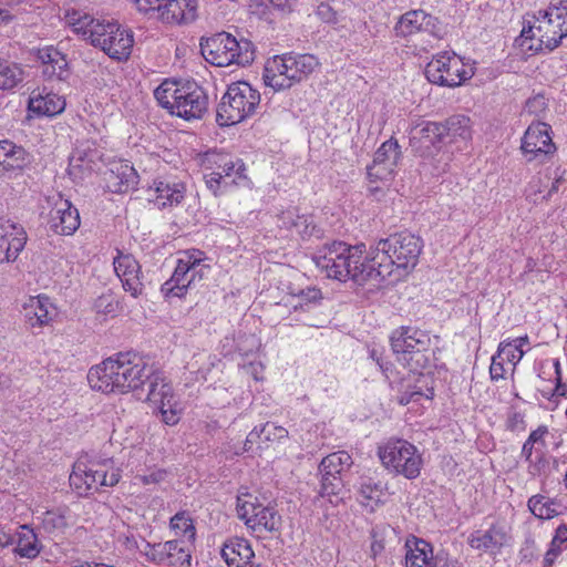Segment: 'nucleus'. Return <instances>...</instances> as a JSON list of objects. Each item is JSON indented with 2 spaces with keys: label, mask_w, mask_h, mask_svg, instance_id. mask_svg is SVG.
<instances>
[{
  "label": "nucleus",
  "mask_w": 567,
  "mask_h": 567,
  "mask_svg": "<svg viewBox=\"0 0 567 567\" xmlns=\"http://www.w3.org/2000/svg\"><path fill=\"white\" fill-rule=\"evenodd\" d=\"M433 567H461V564L457 559L442 553L433 557Z\"/></svg>",
  "instance_id": "680f3d73"
},
{
  "label": "nucleus",
  "mask_w": 567,
  "mask_h": 567,
  "mask_svg": "<svg viewBox=\"0 0 567 567\" xmlns=\"http://www.w3.org/2000/svg\"><path fill=\"white\" fill-rule=\"evenodd\" d=\"M391 346L398 360L412 372H422L433 362L434 351L427 332L410 327H402L393 332Z\"/></svg>",
  "instance_id": "0eeeda50"
},
{
  "label": "nucleus",
  "mask_w": 567,
  "mask_h": 567,
  "mask_svg": "<svg viewBox=\"0 0 567 567\" xmlns=\"http://www.w3.org/2000/svg\"><path fill=\"white\" fill-rule=\"evenodd\" d=\"M505 358L502 357L498 352L492 357V363L489 367V375L493 381H498L504 379L505 368H504Z\"/></svg>",
  "instance_id": "4d7b16f0"
},
{
  "label": "nucleus",
  "mask_w": 567,
  "mask_h": 567,
  "mask_svg": "<svg viewBox=\"0 0 567 567\" xmlns=\"http://www.w3.org/2000/svg\"><path fill=\"white\" fill-rule=\"evenodd\" d=\"M544 184V181L542 177L533 178V181L529 183L527 189H526V198L529 202H533L535 204L538 203L539 199H542V196H539L543 190L540 189V186Z\"/></svg>",
  "instance_id": "13d9d810"
},
{
  "label": "nucleus",
  "mask_w": 567,
  "mask_h": 567,
  "mask_svg": "<svg viewBox=\"0 0 567 567\" xmlns=\"http://www.w3.org/2000/svg\"><path fill=\"white\" fill-rule=\"evenodd\" d=\"M353 464L351 455L346 451L331 453L322 458L319 471L321 473L320 495L322 497L338 496L343 487L342 475Z\"/></svg>",
  "instance_id": "f3484780"
},
{
  "label": "nucleus",
  "mask_w": 567,
  "mask_h": 567,
  "mask_svg": "<svg viewBox=\"0 0 567 567\" xmlns=\"http://www.w3.org/2000/svg\"><path fill=\"white\" fill-rule=\"evenodd\" d=\"M277 226L286 230L291 236H298L306 240L311 237L320 238L321 230L313 223V218L308 214H300L296 207H289L277 216Z\"/></svg>",
  "instance_id": "412c9836"
},
{
  "label": "nucleus",
  "mask_w": 567,
  "mask_h": 567,
  "mask_svg": "<svg viewBox=\"0 0 567 567\" xmlns=\"http://www.w3.org/2000/svg\"><path fill=\"white\" fill-rule=\"evenodd\" d=\"M548 433V430L546 426L544 425H540L538 426L536 430H534L529 436H528V441L532 442L533 444H539L542 447H545V441H544V436L545 434Z\"/></svg>",
  "instance_id": "0e129e2a"
},
{
  "label": "nucleus",
  "mask_w": 567,
  "mask_h": 567,
  "mask_svg": "<svg viewBox=\"0 0 567 567\" xmlns=\"http://www.w3.org/2000/svg\"><path fill=\"white\" fill-rule=\"evenodd\" d=\"M260 103V94L247 82L231 83L216 111L219 126H231L251 116Z\"/></svg>",
  "instance_id": "1a4fd4ad"
},
{
  "label": "nucleus",
  "mask_w": 567,
  "mask_h": 567,
  "mask_svg": "<svg viewBox=\"0 0 567 567\" xmlns=\"http://www.w3.org/2000/svg\"><path fill=\"white\" fill-rule=\"evenodd\" d=\"M554 502L546 499L543 495H534L528 499L529 511L538 518L549 519L555 517L558 513L553 507Z\"/></svg>",
  "instance_id": "a18cd8bd"
},
{
  "label": "nucleus",
  "mask_w": 567,
  "mask_h": 567,
  "mask_svg": "<svg viewBox=\"0 0 567 567\" xmlns=\"http://www.w3.org/2000/svg\"><path fill=\"white\" fill-rule=\"evenodd\" d=\"M319 65L312 54H284L269 59L264 69L262 79L275 91L290 89L307 79Z\"/></svg>",
  "instance_id": "423d86ee"
},
{
  "label": "nucleus",
  "mask_w": 567,
  "mask_h": 567,
  "mask_svg": "<svg viewBox=\"0 0 567 567\" xmlns=\"http://www.w3.org/2000/svg\"><path fill=\"white\" fill-rule=\"evenodd\" d=\"M164 472H161V471H157V472H153L151 473L150 475H141V476H137V478L144 484V485H147V484H152V483H157L159 481L163 480L164 477Z\"/></svg>",
  "instance_id": "774afa93"
},
{
  "label": "nucleus",
  "mask_w": 567,
  "mask_h": 567,
  "mask_svg": "<svg viewBox=\"0 0 567 567\" xmlns=\"http://www.w3.org/2000/svg\"><path fill=\"white\" fill-rule=\"evenodd\" d=\"M405 567H433V548L430 543L413 538L405 543Z\"/></svg>",
  "instance_id": "2f4dec72"
},
{
  "label": "nucleus",
  "mask_w": 567,
  "mask_h": 567,
  "mask_svg": "<svg viewBox=\"0 0 567 567\" xmlns=\"http://www.w3.org/2000/svg\"><path fill=\"white\" fill-rule=\"evenodd\" d=\"M436 25V18L424 10H411L404 13L395 25L398 35L409 37L417 32L433 33Z\"/></svg>",
  "instance_id": "c85d7f7f"
},
{
  "label": "nucleus",
  "mask_w": 567,
  "mask_h": 567,
  "mask_svg": "<svg viewBox=\"0 0 567 567\" xmlns=\"http://www.w3.org/2000/svg\"><path fill=\"white\" fill-rule=\"evenodd\" d=\"M293 0H270L271 6L282 13H290Z\"/></svg>",
  "instance_id": "69168bd1"
},
{
  "label": "nucleus",
  "mask_w": 567,
  "mask_h": 567,
  "mask_svg": "<svg viewBox=\"0 0 567 567\" xmlns=\"http://www.w3.org/2000/svg\"><path fill=\"white\" fill-rule=\"evenodd\" d=\"M45 202L51 207L48 218L50 229L60 236L73 235L81 224L79 210L61 194L48 196Z\"/></svg>",
  "instance_id": "a211bd4d"
},
{
  "label": "nucleus",
  "mask_w": 567,
  "mask_h": 567,
  "mask_svg": "<svg viewBox=\"0 0 567 567\" xmlns=\"http://www.w3.org/2000/svg\"><path fill=\"white\" fill-rule=\"evenodd\" d=\"M152 368L137 353L120 352L92 367L87 373V381L93 390L102 393L140 394Z\"/></svg>",
  "instance_id": "f257e3e1"
},
{
  "label": "nucleus",
  "mask_w": 567,
  "mask_h": 567,
  "mask_svg": "<svg viewBox=\"0 0 567 567\" xmlns=\"http://www.w3.org/2000/svg\"><path fill=\"white\" fill-rule=\"evenodd\" d=\"M567 37V0L551 2L546 10L527 16L518 45L535 53L544 50L550 52L559 47Z\"/></svg>",
  "instance_id": "7ed1b4c3"
},
{
  "label": "nucleus",
  "mask_w": 567,
  "mask_h": 567,
  "mask_svg": "<svg viewBox=\"0 0 567 567\" xmlns=\"http://www.w3.org/2000/svg\"><path fill=\"white\" fill-rule=\"evenodd\" d=\"M382 465L408 480L419 477L423 460L417 449L405 440H391L378 449Z\"/></svg>",
  "instance_id": "9d476101"
},
{
  "label": "nucleus",
  "mask_w": 567,
  "mask_h": 567,
  "mask_svg": "<svg viewBox=\"0 0 567 567\" xmlns=\"http://www.w3.org/2000/svg\"><path fill=\"white\" fill-rule=\"evenodd\" d=\"M498 353L507 359L508 362L513 363L514 365L517 364L525 351L523 349L517 348V346L514 342H501L498 346Z\"/></svg>",
  "instance_id": "603ef678"
},
{
  "label": "nucleus",
  "mask_w": 567,
  "mask_h": 567,
  "mask_svg": "<svg viewBox=\"0 0 567 567\" xmlns=\"http://www.w3.org/2000/svg\"><path fill=\"white\" fill-rule=\"evenodd\" d=\"M138 11L153 13L164 23L187 24L196 20L197 0H133Z\"/></svg>",
  "instance_id": "ddd939ff"
},
{
  "label": "nucleus",
  "mask_w": 567,
  "mask_h": 567,
  "mask_svg": "<svg viewBox=\"0 0 567 567\" xmlns=\"http://www.w3.org/2000/svg\"><path fill=\"white\" fill-rule=\"evenodd\" d=\"M221 556L228 567H244L250 563L255 554L248 540L233 537L224 544Z\"/></svg>",
  "instance_id": "7c9ffc66"
},
{
  "label": "nucleus",
  "mask_w": 567,
  "mask_h": 567,
  "mask_svg": "<svg viewBox=\"0 0 567 567\" xmlns=\"http://www.w3.org/2000/svg\"><path fill=\"white\" fill-rule=\"evenodd\" d=\"M550 126L543 122L532 123L526 130L520 150L528 162L543 159L556 151L549 134Z\"/></svg>",
  "instance_id": "aec40b11"
},
{
  "label": "nucleus",
  "mask_w": 567,
  "mask_h": 567,
  "mask_svg": "<svg viewBox=\"0 0 567 567\" xmlns=\"http://www.w3.org/2000/svg\"><path fill=\"white\" fill-rule=\"evenodd\" d=\"M316 14L324 23L337 24L339 22L338 12L328 2H321L317 7Z\"/></svg>",
  "instance_id": "864d4df0"
},
{
  "label": "nucleus",
  "mask_w": 567,
  "mask_h": 567,
  "mask_svg": "<svg viewBox=\"0 0 567 567\" xmlns=\"http://www.w3.org/2000/svg\"><path fill=\"white\" fill-rule=\"evenodd\" d=\"M200 52L205 60L216 66L237 64L245 66L255 59L251 41L237 40L227 32H220L200 42Z\"/></svg>",
  "instance_id": "6e6552de"
},
{
  "label": "nucleus",
  "mask_w": 567,
  "mask_h": 567,
  "mask_svg": "<svg viewBox=\"0 0 567 567\" xmlns=\"http://www.w3.org/2000/svg\"><path fill=\"white\" fill-rule=\"evenodd\" d=\"M567 547V525H559L544 557V567H551Z\"/></svg>",
  "instance_id": "a19ab883"
},
{
  "label": "nucleus",
  "mask_w": 567,
  "mask_h": 567,
  "mask_svg": "<svg viewBox=\"0 0 567 567\" xmlns=\"http://www.w3.org/2000/svg\"><path fill=\"white\" fill-rule=\"evenodd\" d=\"M423 249V240L411 233L401 231L380 239L370 251L374 265V279L390 276L393 269L409 272L415 268Z\"/></svg>",
  "instance_id": "20e7f679"
},
{
  "label": "nucleus",
  "mask_w": 567,
  "mask_h": 567,
  "mask_svg": "<svg viewBox=\"0 0 567 567\" xmlns=\"http://www.w3.org/2000/svg\"><path fill=\"white\" fill-rule=\"evenodd\" d=\"M171 527L176 536L186 537L188 542H194L196 529L193 519L186 512H179L171 518Z\"/></svg>",
  "instance_id": "c03bdc74"
},
{
  "label": "nucleus",
  "mask_w": 567,
  "mask_h": 567,
  "mask_svg": "<svg viewBox=\"0 0 567 567\" xmlns=\"http://www.w3.org/2000/svg\"><path fill=\"white\" fill-rule=\"evenodd\" d=\"M509 539L511 537L503 526L493 524L487 530L473 532L467 542L473 549L496 553Z\"/></svg>",
  "instance_id": "bb28decb"
},
{
  "label": "nucleus",
  "mask_w": 567,
  "mask_h": 567,
  "mask_svg": "<svg viewBox=\"0 0 567 567\" xmlns=\"http://www.w3.org/2000/svg\"><path fill=\"white\" fill-rule=\"evenodd\" d=\"M237 513L239 518L244 519L246 525L254 530L275 532L281 525V516L275 508L257 502L243 501L238 497Z\"/></svg>",
  "instance_id": "6ab92c4d"
},
{
  "label": "nucleus",
  "mask_w": 567,
  "mask_h": 567,
  "mask_svg": "<svg viewBox=\"0 0 567 567\" xmlns=\"http://www.w3.org/2000/svg\"><path fill=\"white\" fill-rule=\"evenodd\" d=\"M142 539L143 538H138L132 533L123 534L118 537L124 548L131 554H135L136 551L142 554Z\"/></svg>",
  "instance_id": "6e6d98bb"
},
{
  "label": "nucleus",
  "mask_w": 567,
  "mask_h": 567,
  "mask_svg": "<svg viewBox=\"0 0 567 567\" xmlns=\"http://www.w3.org/2000/svg\"><path fill=\"white\" fill-rule=\"evenodd\" d=\"M217 165V172H219L225 184H227V178H231L230 183L234 184H236L238 179L246 178V167L241 159L233 161L228 157H221Z\"/></svg>",
  "instance_id": "79ce46f5"
},
{
  "label": "nucleus",
  "mask_w": 567,
  "mask_h": 567,
  "mask_svg": "<svg viewBox=\"0 0 567 567\" xmlns=\"http://www.w3.org/2000/svg\"><path fill=\"white\" fill-rule=\"evenodd\" d=\"M104 182L110 192L123 194L137 185L138 175L128 162H118L104 173Z\"/></svg>",
  "instance_id": "393cba45"
},
{
  "label": "nucleus",
  "mask_w": 567,
  "mask_h": 567,
  "mask_svg": "<svg viewBox=\"0 0 567 567\" xmlns=\"http://www.w3.org/2000/svg\"><path fill=\"white\" fill-rule=\"evenodd\" d=\"M401 158V147L394 138L385 141L377 150L372 164L367 167L368 189L372 195L383 194V186L394 178Z\"/></svg>",
  "instance_id": "9b49d317"
},
{
  "label": "nucleus",
  "mask_w": 567,
  "mask_h": 567,
  "mask_svg": "<svg viewBox=\"0 0 567 567\" xmlns=\"http://www.w3.org/2000/svg\"><path fill=\"white\" fill-rule=\"evenodd\" d=\"M207 187L216 195L220 188L224 179L221 178L219 172H212L210 174L205 176Z\"/></svg>",
  "instance_id": "e2e57ef3"
},
{
  "label": "nucleus",
  "mask_w": 567,
  "mask_h": 567,
  "mask_svg": "<svg viewBox=\"0 0 567 567\" xmlns=\"http://www.w3.org/2000/svg\"><path fill=\"white\" fill-rule=\"evenodd\" d=\"M441 125L444 127V138L449 137L450 142L457 138L466 141L472 136L471 120L465 115H453Z\"/></svg>",
  "instance_id": "e433bc0d"
},
{
  "label": "nucleus",
  "mask_w": 567,
  "mask_h": 567,
  "mask_svg": "<svg viewBox=\"0 0 567 567\" xmlns=\"http://www.w3.org/2000/svg\"><path fill=\"white\" fill-rule=\"evenodd\" d=\"M55 316V308L47 296L31 297L23 305V317L31 328L49 324Z\"/></svg>",
  "instance_id": "cd10ccee"
},
{
  "label": "nucleus",
  "mask_w": 567,
  "mask_h": 567,
  "mask_svg": "<svg viewBox=\"0 0 567 567\" xmlns=\"http://www.w3.org/2000/svg\"><path fill=\"white\" fill-rule=\"evenodd\" d=\"M385 485L382 482H375L372 478H365L360 485V494L363 498L380 503L384 496Z\"/></svg>",
  "instance_id": "de8ad7c7"
},
{
  "label": "nucleus",
  "mask_w": 567,
  "mask_h": 567,
  "mask_svg": "<svg viewBox=\"0 0 567 567\" xmlns=\"http://www.w3.org/2000/svg\"><path fill=\"white\" fill-rule=\"evenodd\" d=\"M204 252L200 250H188L184 252V256L181 257L177 262L184 267H189L193 272L204 274L209 270V266L203 265Z\"/></svg>",
  "instance_id": "09e8293b"
},
{
  "label": "nucleus",
  "mask_w": 567,
  "mask_h": 567,
  "mask_svg": "<svg viewBox=\"0 0 567 567\" xmlns=\"http://www.w3.org/2000/svg\"><path fill=\"white\" fill-rule=\"evenodd\" d=\"M546 109V100L544 95H536L526 101L525 110L530 113L538 115Z\"/></svg>",
  "instance_id": "bf43d9fd"
},
{
  "label": "nucleus",
  "mask_w": 567,
  "mask_h": 567,
  "mask_svg": "<svg viewBox=\"0 0 567 567\" xmlns=\"http://www.w3.org/2000/svg\"><path fill=\"white\" fill-rule=\"evenodd\" d=\"M473 74V70L454 52L439 53L425 66V76L431 83L447 87L461 85Z\"/></svg>",
  "instance_id": "f8f14e48"
},
{
  "label": "nucleus",
  "mask_w": 567,
  "mask_h": 567,
  "mask_svg": "<svg viewBox=\"0 0 567 567\" xmlns=\"http://www.w3.org/2000/svg\"><path fill=\"white\" fill-rule=\"evenodd\" d=\"M158 104L185 120L202 118L208 110V96L194 81L165 80L154 91Z\"/></svg>",
  "instance_id": "39448f33"
},
{
  "label": "nucleus",
  "mask_w": 567,
  "mask_h": 567,
  "mask_svg": "<svg viewBox=\"0 0 567 567\" xmlns=\"http://www.w3.org/2000/svg\"><path fill=\"white\" fill-rule=\"evenodd\" d=\"M156 202L159 207L173 206L179 204L185 194V187L181 183H168L165 181H154Z\"/></svg>",
  "instance_id": "c9c22d12"
},
{
  "label": "nucleus",
  "mask_w": 567,
  "mask_h": 567,
  "mask_svg": "<svg viewBox=\"0 0 567 567\" xmlns=\"http://www.w3.org/2000/svg\"><path fill=\"white\" fill-rule=\"evenodd\" d=\"M94 309L97 313L110 315L117 309V303L112 295H102L94 302Z\"/></svg>",
  "instance_id": "5fc2aeb1"
},
{
  "label": "nucleus",
  "mask_w": 567,
  "mask_h": 567,
  "mask_svg": "<svg viewBox=\"0 0 567 567\" xmlns=\"http://www.w3.org/2000/svg\"><path fill=\"white\" fill-rule=\"evenodd\" d=\"M66 508H56L47 511L42 517V528L50 535H61L68 528V519L65 516Z\"/></svg>",
  "instance_id": "ea45409f"
},
{
  "label": "nucleus",
  "mask_w": 567,
  "mask_h": 567,
  "mask_svg": "<svg viewBox=\"0 0 567 567\" xmlns=\"http://www.w3.org/2000/svg\"><path fill=\"white\" fill-rule=\"evenodd\" d=\"M164 547L167 548V542L152 545L145 539H142V555L151 563L165 564L166 550Z\"/></svg>",
  "instance_id": "8fccbe9b"
},
{
  "label": "nucleus",
  "mask_w": 567,
  "mask_h": 567,
  "mask_svg": "<svg viewBox=\"0 0 567 567\" xmlns=\"http://www.w3.org/2000/svg\"><path fill=\"white\" fill-rule=\"evenodd\" d=\"M18 540L14 553L22 558L33 559L41 553L42 546L33 528L29 525H21L17 533Z\"/></svg>",
  "instance_id": "f704fd0d"
},
{
  "label": "nucleus",
  "mask_w": 567,
  "mask_h": 567,
  "mask_svg": "<svg viewBox=\"0 0 567 567\" xmlns=\"http://www.w3.org/2000/svg\"><path fill=\"white\" fill-rule=\"evenodd\" d=\"M114 270L121 279L125 291L134 298L141 296L144 291L142 281L143 275L138 261L131 255L117 250V256L113 261Z\"/></svg>",
  "instance_id": "4be33fe9"
},
{
  "label": "nucleus",
  "mask_w": 567,
  "mask_h": 567,
  "mask_svg": "<svg viewBox=\"0 0 567 567\" xmlns=\"http://www.w3.org/2000/svg\"><path fill=\"white\" fill-rule=\"evenodd\" d=\"M165 555V564L173 567H189L190 566V551L183 545L181 540L167 542Z\"/></svg>",
  "instance_id": "58836bf2"
},
{
  "label": "nucleus",
  "mask_w": 567,
  "mask_h": 567,
  "mask_svg": "<svg viewBox=\"0 0 567 567\" xmlns=\"http://www.w3.org/2000/svg\"><path fill=\"white\" fill-rule=\"evenodd\" d=\"M23 80V71L17 64L0 59V89L11 90Z\"/></svg>",
  "instance_id": "37998d69"
},
{
  "label": "nucleus",
  "mask_w": 567,
  "mask_h": 567,
  "mask_svg": "<svg viewBox=\"0 0 567 567\" xmlns=\"http://www.w3.org/2000/svg\"><path fill=\"white\" fill-rule=\"evenodd\" d=\"M443 131L439 122H423L412 131L411 145L420 156H432L444 141Z\"/></svg>",
  "instance_id": "b1692460"
},
{
  "label": "nucleus",
  "mask_w": 567,
  "mask_h": 567,
  "mask_svg": "<svg viewBox=\"0 0 567 567\" xmlns=\"http://www.w3.org/2000/svg\"><path fill=\"white\" fill-rule=\"evenodd\" d=\"M142 394H145V400L161 411L166 424L174 425L178 422L177 401L171 383L162 372L152 368L150 378L144 382V390L137 394L138 398Z\"/></svg>",
  "instance_id": "4468645a"
},
{
  "label": "nucleus",
  "mask_w": 567,
  "mask_h": 567,
  "mask_svg": "<svg viewBox=\"0 0 567 567\" xmlns=\"http://www.w3.org/2000/svg\"><path fill=\"white\" fill-rule=\"evenodd\" d=\"M120 472L112 468L107 472L103 464H76L70 474V486L79 496H87L102 486H114L120 481Z\"/></svg>",
  "instance_id": "2eb2a0df"
},
{
  "label": "nucleus",
  "mask_w": 567,
  "mask_h": 567,
  "mask_svg": "<svg viewBox=\"0 0 567 567\" xmlns=\"http://www.w3.org/2000/svg\"><path fill=\"white\" fill-rule=\"evenodd\" d=\"M37 56L42 63V74L48 80H64L69 75L65 55L53 47L39 49Z\"/></svg>",
  "instance_id": "c756f323"
},
{
  "label": "nucleus",
  "mask_w": 567,
  "mask_h": 567,
  "mask_svg": "<svg viewBox=\"0 0 567 567\" xmlns=\"http://www.w3.org/2000/svg\"><path fill=\"white\" fill-rule=\"evenodd\" d=\"M65 107V101L61 96L53 93H34L32 92L28 109L37 115L53 116L61 113Z\"/></svg>",
  "instance_id": "473e14b6"
},
{
  "label": "nucleus",
  "mask_w": 567,
  "mask_h": 567,
  "mask_svg": "<svg viewBox=\"0 0 567 567\" xmlns=\"http://www.w3.org/2000/svg\"><path fill=\"white\" fill-rule=\"evenodd\" d=\"M27 239V233L21 225L0 217V260H16Z\"/></svg>",
  "instance_id": "5701e85b"
},
{
  "label": "nucleus",
  "mask_w": 567,
  "mask_h": 567,
  "mask_svg": "<svg viewBox=\"0 0 567 567\" xmlns=\"http://www.w3.org/2000/svg\"><path fill=\"white\" fill-rule=\"evenodd\" d=\"M260 432H262V441L264 442H280L284 439L288 437V430L284 426L276 425L272 422H267L260 427Z\"/></svg>",
  "instance_id": "3c124183"
},
{
  "label": "nucleus",
  "mask_w": 567,
  "mask_h": 567,
  "mask_svg": "<svg viewBox=\"0 0 567 567\" xmlns=\"http://www.w3.org/2000/svg\"><path fill=\"white\" fill-rule=\"evenodd\" d=\"M96 30L93 33L95 40L92 45L100 48L111 59L117 61L128 59L134 43L133 33L130 30L114 21H106L104 25H97Z\"/></svg>",
  "instance_id": "dca6fc26"
},
{
  "label": "nucleus",
  "mask_w": 567,
  "mask_h": 567,
  "mask_svg": "<svg viewBox=\"0 0 567 567\" xmlns=\"http://www.w3.org/2000/svg\"><path fill=\"white\" fill-rule=\"evenodd\" d=\"M296 297L298 299V302L292 305L293 309H300L305 311H309L312 307L317 306L322 299L320 289L316 287H308L307 289L300 290V292Z\"/></svg>",
  "instance_id": "49530a36"
},
{
  "label": "nucleus",
  "mask_w": 567,
  "mask_h": 567,
  "mask_svg": "<svg viewBox=\"0 0 567 567\" xmlns=\"http://www.w3.org/2000/svg\"><path fill=\"white\" fill-rule=\"evenodd\" d=\"M528 463V472L533 476L542 475L549 465L548 460L544 456V454L537 455L535 460L532 458Z\"/></svg>",
  "instance_id": "052dcab7"
},
{
  "label": "nucleus",
  "mask_w": 567,
  "mask_h": 567,
  "mask_svg": "<svg viewBox=\"0 0 567 567\" xmlns=\"http://www.w3.org/2000/svg\"><path fill=\"white\" fill-rule=\"evenodd\" d=\"M362 254V246L333 241L318 249L312 260L328 278L339 281L351 279L363 285L374 279V265H371L370 255L363 257Z\"/></svg>",
  "instance_id": "f03ea898"
},
{
  "label": "nucleus",
  "mask_w": 567,
  "mask_h": 567,
  "mask_svg": "<svg viewBox=\"0 0 567 567\" xmlns=\"http://www.w3.org/2000/svg\"><path fill=\"white\" fill-rule=\"evenodd\" d=\"M69 21L73 27V31L81 34L85 40H89L91 44H93V40H95L93 33L97 31V25H104L105 23V21H100L89 14H81L79 12H73Z\"/></svg>",
  "instance_id": "4c0bfd02"
},
{
  "label": "nucleus",
  "mask_w": 567,
  "mask_h": 567,
  "mask_svg": "<svg viewBox=\"0 0 567 567\" xmlns=\"http://www.w3.org/2000/svg\"><path fill=\"white\" fill-rule=\"evenodd\" d=\"M24 165V151L11 142L0 141V175L21 171Z\"/></svg>",
  "instance_id": "72a5a7b5"
},
{
  "label": "nucleus",
  "mask_w": 567,
  "mask_h": 567,
  "mask_svg": "<svg viewBox=\"0 0 567 567\" xmlns=\"http://www.w3.org/2000/svg\"><path fill=\"white\" fill-rule=\"evenodd\" d=\"M204 278V274L193 272L189 267L177 262L172 277L162 285V292L166 297H184L187 290L196 287Z\"/></svg>",
  "instance_id": "a878e982"
},
{
  "label": "nucleus",
  "mask_w": 567,
  "mask_h": 567,
  "mask_svg": "<svg viewBox=\"0 0 567 567\" xmlns=\"http://www.w3.org/2000/svg\"><path fill=\"white\" fill-rule=\"evenodd\" d=\"M508 429H511L512 431L524 429V416L517 412L513 413L508 417Z\"/></svg>",
  "instance_id": "338daca9"
}]
</instances>
